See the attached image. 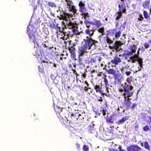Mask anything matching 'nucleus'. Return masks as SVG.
Instances as JSON below:
<instances>
[{
	"label": "nucleus",
	"mask_w": 151,
	"mask_h": 151,
	"mask_svg": "<svg viewBox=\"0 0 151 151\" xmlns=\"http://www.w3.org/2000/svg\"><path fill=\"white\" fill-rule=\"evenodd\" d=\"M114 83L115 85L121 83V81L124 80L122 75L119 70L117 71L114 75Z\"/></svg>",
	"instance_id": "obj_9"
},
{
	"label": "nucleus",
	"mask_w": 151,
	"mask_h": 151,
	"mask_svg": "<svg viewBox=\"0 0 151 151\" xmlns=\"http://www.w3.org/2000/svg\"><path fill=\"white\" fill-rule=\"evenodd\" d=\"M116 71L113 68L109 69L107 71V73L109 74L113 75V76L116 73Z\"/></svg>",
	"instance_id": "obj_29"
},
{
	"label": "nucleus",
	"mask_w": 151,
	"mask_h": 151,
	"mask_svg": "<svg viewBox=\"0 0 151 151\" xmlns=\"http://www.w3.org/2000/svg\"><path fill=\"white\" fill-rule=\"evenodd\" d=\"M139 17L138 18V20L139 21H141L143 19V17L142 15L141 14H139Z\"/></svg>",
	"instance_id": "obj_46"
},
{
	"label": "nucleus",
	"mask_w": 151,
	"mask_h": 151,
	"mask_svg": "<svg viewBox=\"0 0 151 151\" xmlns=\"http://www.w3.org/2000/svg\"><path fill=\"white\" fill-rule=\"evenodd\" d=\"M104 27H102L98 30V31L100 33L104 32Z\"/></svg>",
	"instance_id": "obj_49"
},
{
	"label": "nucleus",
	"mask_w": 151,
	"mask_h": 151,
	"mask_svg": "<svg viewBox=\"0 0 151 151\" xmlns=\"http://www.w3.org/2000/svg\"><path fill=\"white\" fill-rule=\"evenodd\" d=\"M138 125H136L134 126L135 129H137L138 128Z\"/></svg>",
	"instance_id": "obj_61"
},
{
	"label": "nucleus",
	"mask_w": 151,
	"mask_h": 151,
	"mask_svg": "<svg viewBox=\"0 0 151 151\" xmlns=\"http://www.w3.org/2000/svg\"><path fill=\"white\" fill-rule=\"evenodd\" d=\"M78 52L79 53V54L78 55V61L79 62V65H82V56L85 52L87 53V52H85L78 48Z\"/></svg>",
	"instance_id": "obj_16"
},
{
	"label": "nucleus",
	"mask_w": 151,
	"mask_h": 151,
	"mask_svg": "<svg viewBox=\"0 0 151 151\" xmlns=\"http://www.w3.org/2000/svg\"><path fill=\"white\" fill-rule=\"evenodd\" d=\"M47 5L50 7L51 8H55L57 7L56 4L53 2L48 1L47 2Z\"/></svg>",
	"instance_id": "obj_33"
},
{
	"label": "nucleus",
	"mask_w": 151,
	"mask_h": 151,
	"mask_svg": "<svg viewBox=\"0 0 151 151\" xmlns=\"http://www.w3.org/2000/svg\"><path fill=\"white\" fill-rule=\"evenodd\" d=\"M56 25L54 24V23H50L49 26L52 29H54Z\"/></svg>",
	"instance_id": "obj_47"
},
{
	"label": "nucleus",
	"mask_w": 151,
	"mask_h": 151,
	"mask_svg": "<svg viewBox=\"0 0 151 151\" xmlns=\"http://www.w3.org/2000/svg\"><path fill=\"white\" fill-rule=\"evenodd\" d=\"M126 0H120V2L119 3L118 6L126 7L125 5V1Z\"/></svg>",
	"instance_id": "obj_37"
},
{
	"label": "nucleus",
	"mask_w": 151,
	"mask_h": 151,
	"mask_svg": "<svg viewBox=\"0 0 151 151\" xmlns=\"http://www.w3.org/2000/svg\"><path fill=\"white\" fill-rule=\"evenodd\" d=\"M121 32L120 30H119L117 32L116 31L115 32V36L116 38L119 37L121 35Z\"/></svg>",
	"instance_id": "obj_38"
},
{
	"label": "nucleus",
	"mask_w": 151,
	"mask_h": 151,
	"mask_svg": "<svg viewBox=\"0 0 151 151\" xmlns=\"http://www.w3.org/2000/svg\"><path fill=\"white\" fill-rule=\"evenodd\" d=\"M54 29L56 30L55 33L57 35H60V33H63L64 36L66 35L65 33L64 32L63 30H61L60 27H58V25H56Z\"/></svg>",
	"instance_id": "obj_23"
},
{
	"label": "nucleus",
	"mask_w": 151,
	"mask_h": 151,
	"mask_svg": "<svg viewBox=\"0 0 151 151\" xmlns=\"http://www.w3.org/2000/svg\"><path fill=\"white\" fill-rule=\"evenodd\" d=\"M84 23L86 28L90 27V25H94V22L91 21H88L87 19V18L85 19V20L84 21Z\"/></svg>",
	"instance_id": "obj_27"
},
{
	"label": "nucleus",
	"mask_w": 151,
	"mask_h": 151,
	"mask_svg": "<svg viewBox=\"0 0 151 151\" xmlns=\"http://www.w3.org/2000/svg\"><path fill=\"white\" fill-rule=\"evenodd\" d=\"M116 31V28H114L111 29H109L107 30H106V35L108 36L111 35L113 36L115 32Z\"/></svg>",
	"instance_id": "obj_26"
},
{
	"label": "nucleus",
	"mask_w": 151,
	"mask_h": 151,
	"mask_svg": "<svg viewBox=\"0 0 151 151\" xmlns=\"http://www.w3.org/2000/svg\"><path fill=\"white\" fill-rule=\"evenodd\" d=\"M130 99L128 97V98L127 99V100H126V102L124 103V104L126 105V106L127 108H129L131 104V103L130 101Z\"/></svg>",
	"instance_id": "obj_34"
},
{
	"label": "nucleus",
	"mask_w": 151,
	"mask_h": 151,
	"mask_svg": "<svg viewBox=\"0 0 151 151\" xmlns=\"http://www.w3.org/2000/svg\"><path fill=\"white\" fill-rule=\"evenodd\" d=\"M78 114L79 115L78 116V119L79 121H80V119H83L84 117V116L85 115V113L84 112L83 113H82V115H81L80 114Z\"/></svg>",
	"instance_id": "obj_41"
},
{
	"label": "nucleus",
	"mask_w": 151,
	"mask_h": 151,
	"mask_svg": "<svg viewBox=\"0 0 151 151\" xmlns=\"http://www.w3.org/2000/svg\"><path fill=\"white\" fill-rule=\"evenodd\" d=\"M119 151H125V150L122 149L120 148Z\"/></svg>",
	"instance_id": "obj_59"
},
{
	"label": "nucleus",
	"mask_w": 151,
	"mask_h": 151,
	"mask_svg": "<svg viewBox=\"0 0 151 151\" xmlns=\"http://www.w3.org/2000/svg\"><path fill=\"white\" fill-rule=\"evenodd\" d=\"M143 45L145 47L146 49L150 47V45L147 42H145V43H144V44H143Z\"/></svg>",
	"instance_id": "obj_48"
},
{
	"label": "nucleus",
	"mask_w": 151,
	"mask_h": 151,
	"mask_svg": "<svg viewBox=\"0 0 151 151\" xmlns=\"http://www.w3.org/2000/svg\"><path fill=\"white\" fill-rule=\"evenodd\" d=\"M61 36H62V37L61 38L63 39V40H64L65 37L63 35H62Z\"/></svg>",
	"instance_id": "obj_57"
},
{
	"label": "nucleus",
	"mask_w": 151,
	"mask_h": 151,
	"mask_svg": "<svg viewBox=\"0 0 151 151\" xmlns=\"http://www.w3.org/2000/svg\"><path fill=\"white\" fill-rule=\"evenodd\" d=\"M68 27L69 29H72L73 34L75 35H79L80 32L78 31V24L76 23H73L71 22H68L67 24Z\"/></svg>",
	"instance_id": "obj_8"
},
{
	"label": "nucleus",
	"mask_w": 151,
	"mask_h": 151,
	"mask_svg": "<svg viewBox=\"0 0 151 151\" xmlns=\"http://www.w3.org/2000/svg\"><path fill=\"white\" fill-rule=\"evenodd\" d=\"M104 73H103L101 72H99L98 74H97V76H101L103 77V74Z\"/></svg>",
	"instance_id": "obj_54"
},
{
	"label": "nucleus",
	"mask_w": 151,
	"mask_h": 151,
	"mask_svg": "<svg viewBox=\"0 0 151 151\" xmlns=\"http://www.w3.org/2000/svg\"><path fill=\"white\" fill-rule=\"evenodd\" d=\"M94 89L96 90V92H99L100 93H102L101 90L102 87H100V86L96 85L94 86Z\"/></svg>",
	"instance_id": "obj_30"
},
{
	"label": "nucleus",
	"mask_w": 151,
	"mask_h": 151,
	"mask_svg": "<svg viewBox=\"0 0 151 151\" xmlns=\"http://www.w3.org/2000/svg\"><path fill=\"white\" fill-rule=\"evenodd\" d=\"M140 145L141 146H143L144 145V143H143L142 142H141L140 143Z\"/></svg>",
	"instance_id": "obj_60"
},
{
	"label": "nucleus",
	"mask_w": 151,
	"mask_h": 151,
	"mask_svg": "<svg viewBox=\"0 0 151 151\" xmlns=\"http://www.w3.org/2000/svg\"><path fill=\"white\" fill-rule=\"evenodd\" d=\"M125 73L127 76H129L131 74V72L130 71H126Z\"/></svg>",
	"instance_id": "obj_52"
},
{
	"label": "nucleus",
	"mask_w": 151,
	"mask_h": 151,
	"mask_svg": "<svg viewBox=\"0 0 151 151\" xmlns=\"http://www.w3.org/2000/svg\"><path fill=\"white\" fill-rule=\"evenodd\" d=\"M39 71L41 73H44L43 68L42 65L41 66H38Z\"/></svg>",
	"instance_id": "obj_43"
},
{
	"label": "nucleus",
	"mask_w": 151,
	"mask_h": 151,
	"mask_svg": "<svg viewBox=\"0 0 151 151\" xmlns=\"http://www.w3.org/2000/svg\"><path fill=\"white\" fill-rule=\"evenodd\" d=\"M102 59L101 56L95 55L87 58L85 60V62L89 65L94 66L98 63H99Z\"/></svg>",
	"instance_id": "obj_5"
},
{
	"label": "nucleus",
	"mask_w": 151,
	"mask_h": 151,
	"mask_svg": "<svg viewBox=\"0 0 151 151\" xmlns=\"http://www.w3.org/2000/svg\"><path fill=\"white\" fill-rule=\"evenodd\" d=\"M89 149V147L86 145H84L83 147V150L84 151H88Z\"/></svg>",
	"instance_id": "obj_40"
},
{
	"label": "nucleus",
	"mask_w": 151,
	"mask_h": 151,
	"mask_svg": "<svg viewBox=\"0 0 151 151\" xmlns=\"http://www.w3.org/2000/svg\"><path fill=\"white\" fill-rule=\"evenodd\" d=\"M94 25L97 28L99 27L101 25V23L100 20L94 19Z\"/></svg>",
	"instance_id": "obj_32"
},
{
	"label": "nucleus",
	"mask_w": 151,
	"mask_h": 151,
	"mask_svg": "<svg viewBox=\"0 0 151 151\" xmlns=\"http://www.w3.org/2000/svg\"><path fill=\"white\" fill-rule=\"evenodd\" d=\"M87 28V29L85 31V33L87 35H88L90 37L92 36L94 34L93 30L95 29L93 28H92V29H90V27Z\"/></svg>",
	"instance_id": "obj_22"
},
{
	"label": "nucleus",
	"mask_w": 151,
	"mask_h": 151,
	"mask_svg": "<svg viewBox=\"0 0 151 151\" xmlns=\"http://www.w3.org/2000/svg\"><path fill=\"white\" fill-rule=\"evenodd\" d=\"M30 2H33V1H35V0H29Z\"/></svg>",
	"instance_id": "obj_63"
},
{
	"label": "nucleus",
	"mask_w": 151,
	"mask_h": 151,
	"mask_svg": "<svg viewBox=\"0 0 151 151\" xmlns=\"http://www.w3.org/2000/svg\"><path fill=\"white\" fill-rule=\"evenodd\" d=\"M82 75L83 76V78H84L86 76V75L85 74H82Z\"/></svg>",
	"instance_id": "obj_62"
},
{
	"label": "nucleus",
	"mask_w": 151,
	"mask_h": 151,
	"mask_svg": "<svg viewBox=\"0 0 151 151\" xmlns=\"http://www.w3.org/2000/svg\"><path fill=\"white\" fill-rule=\"evenodd\" d=\"M27 33L29 36V39L30 41L32 40L33 42L37 44L38 47L36 48V50H35L33 52V54L34 55L39 56L40 55V52L41 54V51L40 49V47H39L38 45L39 44V42L38 40V39H36L35 37V32L30 30L27 27Z\"/></svg>",
	"instance_id": "obj_1"
},
{
	"label": "nucleus",
	"mask_w": 151,
	"mask_h": 151,
	"mask_svg": "<svg viewBox=\"0 0 151 151\" xmlns=\"http://www.w3.org/2000/svg\"><path fill=\"white\" fill-rule=\"evenodd\" d=\"M76 148L78 150H79L80 149V145L79 143H76Z\"/></svg>",
	"instance_id": "obj_51"
},
{
	"label": "nucleus",
	"mask_w": 151,
	"mask_h": 151,
	"mask_svg": "<svg viewBox=\"0 0 151 151\" xmlns=\"http://www.w3.org/2000/svg\"><path fill=\"white\" fill-rule=\"evenodd\" d=\"M144 147L146 149L148 150H151V147L150 146L148 142L147 141H145L144 142Z\"/></svg>",
	"instance_id": "obj_35"
},
{
	"label": "nucleus",
	"mask_w": 151,
	"mask_h": 151,
	"mask_svg": "<svg viewBox=\"0 0 151 151\" xmlns=\"http://www.w3.org/2000/svg\"><path fill=\"white\" fill-rule=\"evenodd\" d=\"M50 77L53 80H54L55 78V77L53 75H51Z\"/></svg>",
	"instance_id": "obj_55"
},
{
	"label": "nucleus",
	"mask_w": 151,
	"mask_h": 151,
	"mask_svg": "<svg viewBox=\"0 0 151 151\" xmlns=\"http://www.w3.org/2000/svg\"><path fill=\"white\" fill-rule=\"evenodd\" d=\"M119 9L117 12V15L115 19L118 20L122 17V14L126 12V7H123L118 6Z\"/></svg>",
	"instance_id": "obj_12"
},
{
	"label": "nucleus",
	"mask_w": 151,
	"mask_h": 151,
	"mask_svg": "<svg viewBox=\"0 0 151 151\" xmlns=\"http://www.w3.org/2000/svg\"><path fill=\"white\" fill-rule=\"evenodd\" d=\"M71 124H69V127H68V129L73 134L75 133L77 131L74 128L70 126Z\"/></svg>",
	"instance_id": "obj_36"
},
{
	"label": "nucleus",
	"mask_w": 151,
	"mask_h": 151,
	"mask_svg": "<svg viewBox=\"0 0 151 151\" xmlns=\"http://www.w3.org/2000/svg\"><path fill=\"white\" fill-rule=\"evenodd\" d=\"M120 27H122V28L124 29L125 28V27L124 26H123L122 25H121Z\"/></svg>",
	"instance_id": "obj_58"
},
{
	"label": "nucleus",
	"mask_w": 151,
	"mask_h": 151,
	"mask_svg": "<svg viewBox=\"0 0 151 151\" xmlns=\"http://www.w3.org/2000/svg\"><path fill=\"white\" fill-rule=\"evenodd\" d=\"M121 62V58L117 56L114 57L113 59L111 60V62L112 64L117 65L118 64Z\"/></svg>",
	"instance_id": "obj_19"
},
{
	"label": "nucleus",
	"mask_w": 151,
	"mask_h": 151,
	"mask_svg": "<svg viewBox=\"0 0 151 151\" xmlns=\"http://www.w3.org/2000/svg\"><path fill=\"white\" fill-rule=\"evenodd\" d=\"M143 14L144 18L145 19H147L148 20H150V17L149 16V14L146 11H143Z\"/></svg>",
	"instance_id": "obj_31"
},
{
	"label": "nucleus",
	"mask_w": 151,
	"mask_h": 151,
	"mask_svg": "<svg viewBox=\"0 0 151 151\" xmlns=\"http://www.w3.org/2000/svg\"><path fill=\"white\" fill-rule=\"evenodd\" d=\"M78 6L79 11L82 16L84 17V19H86L87 18H89L90 15L87 12V9L86 7L85 1L83 2L82 1H80L79 2Z\"/></svg>",
	"instance_id": "obj_4"
},
{
	"label": "nucleus",
	"mask_w": 151,
	"mask_h": 151,
	"mask_svg": "<svg viewBox=\"0 0 151 151\" xmlns=\"http://www.w3.org/2000/svg\"><path fill=\"white\" fill-rule=\"evenodd\" d=\"M138 71H139L140 70H141L139 67H138Z\"/></svg>",
	"instance_id": "obj_64"
},
{
	"label": "nucleus",
	"mask_w": 151,
	"mask_h": 151,
	"mask_svg": "<svg viewBox=\"0 0 151 151\" xmlns=\"http://www.w3.org/2000/svg\"><path fill=\"white\" fill-rule=\"evenodd\" d=\"M69 12H72L74 14H76L77 11L76 7L74 5L73 1L72 0H65Z\"/></svg>",
	"instance_id": "obj_6"
},
{
	"label": "nucleus",
	"mask_w": 151,
	"mask_h": 151,
	"mask_svg": "<svg viewBox=\"0 0 151 151\" xmlns=\"http://www.w3.org/2000/svg\"><path fill=\"white\" fill-rule=\"evenodd\" d=\"M150 0H147L143 2L142 4V6L145 8H147L149 9H150Z\"/></svg>",
	"instance_id": "obj_28"
},
{
	"label": "nucleus",
	"mask_w": 151,
	"mask_h": 151,
	"mask_svg": "<svg viewBox=\"0 0 151 151\" xmlns=\"http://www.w3.org/2000/svg\"><path fill=\"white\" fill-rule=\"evenodd\" d=\"M114 114L111 115L109 117H105L106 122L108 124H113L114 119Z\"/></svg>",
	"instance_id": "obj_20"
},
{
	"label": "nucleus",
	"mask_w": 151,
	"mask_h": 151,
	"mask_svg": "<svg viewBox=\"0 0 151 151\" xmlns=\"http://www.w3.org/2000/svg\"><path fill=\"white\" fill-rule=\"evenodd\" d=\"M128 151H141L142 149L137 145H130L127 148Z\"/></svg>",
	"instance_id": "obj_15"
},
{
	"label": "nucleus",
	"mask_w": 151,
	"mask_h": 151,
	"mask_svg": "<svg viewBox=\"0 0 151 151\" xmlns=\"http://www.w3.org/2000/svg\"><path fill=\"white\" fill-rule=\"evenodd\" d=\"M94 128V125L93 124H91L89 125L88 126V131H92Z\"/></svg>",
	"instance_id": "obj_44"
},
{
	"label": "nucleus",
	"mask_w": 151,
	"mask_h": 151,
	"mask_svg": "<svg viewBox=\"0 0 151 151\" xmlns=\"http://www.w3.org/2000/svg\"><path fill=\"white\" fill-rule=\"evenodd\" d=\"M61 78L62 83L64 84V85H68V83L70 82V80L67 73L62 74Z\"/></svg>",
	"instance_id": "obj_13"
},
{
	"label": "nucleus",
	"mask_w": 151,
	"mask_h": 151,
	"mask_svg": "<svg viewBox=\"0 0 151 151\" xmlns=\"http://www.w3.org/2000/svg\"><path fill=\"white\" fill-rule=\"evenodd\" d=\"M68 50L71 53L70 57L74 59L76 57V50L74 47L71 46L68 47Z\"/></svg>",
	"instance_id": "obj_18"
},
{
	"label": "nucleus",
	"mask_w": 151,
	"mask_h": 151,
	"mask_svg": "<svg viewBox=\"0 0 151 151\" xmlns=\"http://www.w3.org/2000/svg\"><path fill=\"white\" fill-rule=\"evenodd\" d=\"M139 65L140 66L141 68H142L143 67V64H142V58H140L139 57L138 59V60L137 61Z\"/></svg>",
	"instance_id": "obj_39"
},
{
	"label": "nucleus",
	"mask_w": 151,
	"mask_h": 151,
	"mask_svg": "<svg viewBox=\"0 0 151 151\" xmlns=\"http://www.w3.org/2000/svg\"><path fill=\"white\" fill-rule=\"evenodd\" d=\"M43 30H45L46 31L45 33L47 34L49 33V32L48 30V29L47 28H45Z\"/></svg>",
	"instance_id": "obj_56"
},
{
	"label": "nucleus",
	"mask_w": 151,
	"mask_h": 151,
	"mask_svg": "<svg viewBox=\"0 0 151 151\" xmlns=\"http://www.w3.org/2000/svg\"><path fill=\"white\" fill-rule=\"evenodd\" d=\"M97 100L99 101L102 102L103 101L102 98L101 96H98L96 97Z\"/></svg>",
	"instance_id": "obj_50"
},
{
	"label": "nucleus",
	"mask_w": 151,
	"mask_h": 151,
	"mask_svg": "<svg viewBox=\"0 0 151 151\" xmlns=\"http://www.w3.org/2000/svg\"><path fill=\"white\" fill-rule=\"evenodd\" d=\"M133 89V87L129 85H124L123 86V89L120 87L119 88L118 90L120 92H122L124 91V93H123V95L124 96L125 101H126L127 97H129L131 96L132 93L131 92Z\"/></svg>",
	"instance_id": "obj_3"
},
{
	"label": "nucleus",
	"mask_w": 151,
	"mask_h": 151,
	"mask_svg": "<svg viewBox=\"0 0 151 151\" xmlns=\"http://www.w3.org/2000/svg\"><path fill=\"white\" fill-rule=\"evenodd\" d=\"M103 78L104 79L103 81L104 82L105 87L106 88L109 86V85L107 75L105 73L103 74Z\"/></svg>",
	"instance_id": "obj_25"
},
{
	"label": "nucleus",
	"mask_w": 151,
	"mask_h": 151,
	"mask_svg": "<svg viewBox=\"0 0 151 151\" xmlns=\"http://www.w3.org/2000/svg\"><path fill=\"white\" fill-rule=\"evenodd\" d=\"M103 106H104V107H102L101 108V110L100 111H101L103 116H105L106 115V107H107V102L106 101H105L104 104L103 105Z\"/></svg>",
	"instance_id": "obj_24"
},
{
	"label": "nucleus",
	"mask_w": 151,
	"mask_h": 151,
	"mask_svg": "<svg viewBox=\"0 0 151 151\" xmlns=\"http://www.w3.org/2000/svg\"><path fill=\"white\" fill-rule=\"evenodd\" d=\"M106 40L107 42L109 44L112 43L113 41L108 37H106Z\"/></svg>",
	"instance_id": "obj_45"
},
{
	"label": "nucleus",
	"mask_w": 151,
	"mask_h": 151,
	"mask_svg": "<svg viewBox=\"0 0 151 151\" xmlns=\"http://www.w3.org/2000/svg\"><path fill=\"white\" fill-rule=\"evenodd\" d=\"M143 130L145 132H147L148 130H150V129L147 125L145 126L143 128Z\"/></svg>",
	"instance_id": "obj_42"
},
{
	"label": "nucleus",
	"mask_w": 151,
	"mask_h": 151,
	"mask_svg": "<svg viewBox=\"0 0 151 151\" xmlns=\"http://www.w3.org/2000/svg\"><path fill=\"white\" fill-rule=\"evenodd\" d=\"M139 50H138L136 54H133V55H131L129 59L128 60V62H131L132 63H135L139 58Z\"/></svg>",
	"instance_id": "obj_14"
},
{
	"label": "nucleus",
	"mask_w": 151,
	"mask_h": 151,
	"mask_svg": "<svg viewBox=\"0 0 151 151\" xmlns=\"http://www.w3.org/2000/svg\"><path fill=\"white\" fill-rule=\"evenodd\" d=\"M73 16L72 14L67 13L66 11L64 12L62 14L57 16V17L60 20H63L65 21H68V19Z\"/></svg>",
	"instance_id": "obj_10"
},
{
	"label": "nucleus",
	"mask_w": 151,
	"mask_h": 151,
	"mask_svg": "<svg viewBox=\"0 0 151 151\" xmlns=\"http://www.w3.org/2000/svg\"><path fill=\"white\" fill-rule=\"evenodd\" d=\"M84 44L79 47L78 49L85 52L87 49H90L91 47L94 43V40L90 37L87 36L86 38L83 40Z\"/></svg>",
	"instance_id": "obj_2"
},
{
	"label": "nucleus",
	"mask_w": 151,
	"mask_h": 151,
	"mask_svg": "<svg viewBox=\"0 0 151 151\" xmlns=\"http://www.w3.org/2000/svg\"><path fill=\"white\" fill-rule=\"evenodd\" d=\"M129 119L128 116H126L125 117H123L121 119L119 120L118 121L116 122L115 123L118 125H120L122 124H124L126 120H128Z\"/></svg>",
	"instance_id": "obj_21"
},
{
	"label": "nucleus",
	"mask_w": 151,
	"mask_h": 151,
	"mask_svg": "<svg viewBox=\"0 0 151 151\" xmlns=\"http://www.w3.org/2000/svg\"><path fill=\"white\" fill-rule=\"evenodd\" d=\"M137 106V105L135 103H134V104H132V107H131V108L132 109H134V108L135 107H136V106Z\"/></svg>",
	"instance_id": "obj_53"
},
{
	"label": "nucleus",
	"mask_w": 151,
	"mask_h": 151,
	"mask_svg": "<svg viewBox=\"0 0 151 151\" xmlns=\"http://www.w3.org/2000/svg\"><path fill=\"white\" fill-rule=\"evenodd\" d=\"M122 44V42L118 41H116L113 45V48L116 52H118L121 50L120 47Z\"/></svg>",
	"instance_id": "obj_17"
},
{
	"label": "nucleus",
	"mask_w": 151,
	"mask_h": 151,
	"mask_svg": "<svg viewBox=\"0 0 151 151\" xmlns=\"http://www.w3.org/2000/svg\"><path fill=\"white\" fill-rule=\"evenodd\" d=\"M137 49V47L135 45H130L129 46L128 49L130 51L127 50L126 52V53H124L123 54V56L125 57L131 56V55H133L134 53H135Z\"/></svg>",
	"instance_id": "obj_7"
},
{
	"label": "nucleus",
	"mask_w": 151,
	"mask_h": 151,
	"mask_svg": "<svg viewBox=\"0 0 151 151\" xmlns=\"http://www.w3.org/2000/svg\"><path fill=\"white\" fill-rule=\"evenodd\" d=\"M78 116H79L78 113H77L75 115H73L71 116V120H67V123H68L69 124H79V122L78 118Z\"/></svg>",
	"instance_id": "obj_11"
}]
</instances>
